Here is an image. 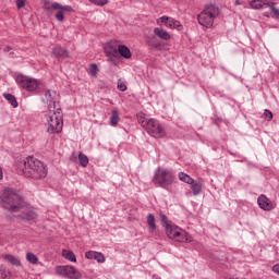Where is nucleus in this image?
Returning a JSON list of instances; mask_svg holds the SVG:
<instances>
[{
    "label": "nucleus",
    "instance_id": "41",
    "mask_svg": "<svg viewBox=\"0 0 279 279\" xmlns=\"http://www.w3.org/2000/svg\"><path fill=\"white\" fill-rule=\"evenodd\" d=\"M3 51H7V52L12 51V48H10V46H5V47L3 48Z\"/></svg>",
    "mask_w": 279,
    "mask_h": 279
},
{
    "label": "nucleus",
    "instance_id": "15",
    "mask_svg": "<svg viewBox=\"0 0 279 279\" xmlns=\"http://www.w3.org/2000/svg\"><path fill=\"white\" fill-rule=\"evenodd\" d=\"M154 34L160 40H171V34H169V32H167V29H165L162 27H155Z\"/></svg>",
    "mask_w": 279,
    "mask_h": 279
},
{
    "label": "nucleus",
    "instance_id": "25",
    "mask_svg": "<svg viewBox=\"0 0 279 279\" xmlns=\"http://www.w3.org/2000/svg\"><path fill=\"white\" fill-rule=\"evenodd\" d=\"M4 99L11 104L12 108H19V101L16 100V97L12 94H3Z\"/></svg>",
    "mask_w": 279,
    "mask_h": 279
},
{
    "label": "nucleus",
    "instance_id": "6",
    "mask_svg": "<svg viewBox=\"0 0 279 279\" xmlns=\"http://www.w3.org/2000/svg\"><path fill=\"white\" fill-rule=\"evenodd\" d=\"M219 16V9L215 5H207L204 11L198 14V23L203 27L209 28L213 27V24L215 23V19Z\"/></svg>",
    "mask_w": 279,
    "mask_h": 279
},
{
    "label": "nucleus",
    "instance_id": "24",
    "mask_svg": "<svg viewBox=\"0 0 279 279\" xmlns=\"http://www.w3.org/2000/svg\"><path fill=\"white\" fill-rule=\"evenodd\" d=\"M62 256H64L66 260H70V263H77V258L75 257V253H73V251L63 250Z\"/></svg>",
    "mask_w": 279,
    "mask_h": 279
},
{
    "label": "nucleus",
    "instance_id": "33",
    "mask_svg": "<svg viewBox=\"0 0 279 279\" xmlns=\"http://www.w3.org/2000/svg\"><path fill=\"white\" fill-rule=\"evenodd\" d=\"M172 29H177V32H182V29H184V27L182 26V23H180V21L174 20Z\"/></svg>",
    "mask_w": 279,
    "mask_h": 279
},
{
    "label": "nucleus",
    "instance_id": "32",
    "mask_svg": "<svg viewBox=\"0 0 279 279\" xmlns=\"http://www.w3.org/2000/svg\"><path fill=\"white\" fill-rule=\"evenodd\" d=\"M275 5H276V3L269 2L268 8H269V10L272 12L275 19H279V9H276Z\"/></svg>",
    "mask_w": 279,
    "mask_h": 279
},
{
    "label": "nucleus",
    "instance_id": "26",
    "mask_svg": "<svg viewBox=\"0 0 279 279\" xmlns=\"http://www.w3.org/2000/svg\"><path fill=\"white\" fill-rule=\"evenodd\" d=\"M179 180L181 182H184L185 184H193V182L195 181V179L191 178V175L184 172L179 173Z\"/></svg>",
    "mask_w": 279,
    "mask_h": 279
},
{
    "label": "nucleus",
    "instance_id": "42",
    "mask_svg": "<svg viewBox=\"0 0 279 279\" xmlns=\"http://www.w3.org/2000/svg\"><path fill=\"white\" fill-rule=\"evenodd\" d=\"M264 16H266L267 19H269V13H268V12H265V13H264Z\"/></svg>",
    "mask_w": 279,
    "mask_h": 279
},
{
    "label": "nucleus",
    "instance_id": "4",
    "mask_svg": "<svg viewBox=\"0 0 279 279\" xmlns=\"http://www.w3.org/2000/svg\"><path fill=\"white\" fill-rule=\"evenodd\" d=\"M49 134H60L64 123L62 122V109L49 111L46 116Z\"/></svg>",
    "mask_w": 279,
    "mask_h": 279
},
{
    "label": "nucleus",
    "instance_id": "31",
    "mask_svg": "<svg viewBox=\"0 0 279 279\" xmlns=\"http://www.w3.org/2000/svg\"><path fill=\"white\" fill-rule=\"evenodd\" d=\"M26 260H28L31 265H36L38 263V257L34 253H27Z\"/></svg>",
    "mask_w": 279,
    "mask_h": 279
},
{
    "label": "nucleus",
    "instance_id": "16",
    "mask_svg": "<svg viewBox=\"0 0 279 279\" xmlns=\"http://www.w3.org/2000/svg\"><path fill=\"white\" fill-rule=\"evenodd\" d=\"M250 5L253 10H266V8H269V1L268 0H253L250 3Z\"/></svg>",
    "mask_w": 279,
    "mask_h": 279
},
{
    "label": "nucleus",
    "instance_id": "27",
    "mask_svg": "<svg viewBox=\"0 0 279 279\" xmlns=\"http://www.w3.org/2000/svg\"><path fill=\"white\" fill-rule=\"evenodd\" d=\"M97 73H99L97 63H92L88 69V75H90V77H97Z\"/></svg>",
    "mask_w": 279,
    "mask_h": 279
},
{
    "label": "nucleus",
    "instance_id": "10",
    "mask_svg": "<svg viewBox=\"0 0 279 279\" xmlns=\"http://www.w3.org/2000/svg\"><path fill=\"white\" fill-rule=\"evenodd\" d=\"M54 271H56L57 276H62V278H69V279L82 278V272H80L73 266H57Z\"/></svg>",
    "mask_w": 279,
    "mask_h": 279
},
{
    "label": "nucleus",
    "instance_id": "14",
    "mask_svg": "<svg viewBox=\"0 0 279 279\" xmlns=\"http://www.w3.org/2000/svg\"><path fill=\"white\" fill-rule=\"evenodd\" d=\"M85 258H88L89 260H97V263H106V257L96 251H88L85 253Z\"/></svg>",
    "mask_w": 279,
    "mask_h": 279
},
{
    "label": "nucleus",
    "instance_id": "5",
    "mask_svg": "<svg viewBox=\"0 0 279 279\" xmlns=\"http://www.w3.org/2000/svg\"><path fill=\"white\" fill-rule=\"evenodd\" d=\"M166 233L167 236L172 239V241H178V243L193 242V236H191L189 232H186L185 230L175 225H166Z\"/></svg>",
    "mask_w": 279,
    "mask_h": 279
},
{
    "label": "nucleus",
    "instance_id": "11",
    "mask_svg": "<svg viewBox=\"0 0 279 279\" xmlns=\"http://www.w3.org/2000/svg\"><path fill=\"white\" fill-rule=\"evenodd\" d=\"M104 49L109 62L117 64V59L119 58V41L111 40L105 45Z\"/></svg>",
    "mask_w": 279,
    "mask_h": 279
},
{
    "label": "nucleus",
    "instance_id": "8",
    "mask_svg": "<svg viewBox=\"0 0 279 279\" xmlns=\"http://www.w3.org/2000/svg\"><path fill=\"white\" fill-rule=\"evenodd\" d=\"M144 130L154 138H163L166 136L165 128L158 122V120L150 118L148 123L144 126Z\"/></svg>",
    "mask_w": 279,
    "mask_h": 279
},
{
    "label": "nucleus",
    "instance_id": "17",
    "mask_svg": "<svg viewBox=\"0 0 279 279\" xmlns=\"http://www.w3.org/2000/svg\"><path fill=\"white\" fill-rule=\"evenodd\" d=\"M174 19L173 17H169V16H161L159 19H157V24L158 25H165L166 27H169L170 29H173V23H174Z\"/></svg>",
    "mask_w": 279,
    "mask_h": 279
},
{
    "label": "nucleus",
    "instance_id": "39",
    "mask_svg": "<svg viewBox=\"0 0 279 279\" xmlns=\"http://www.w3.org/2000/svg\"><path fill=\"white\" fill-rule=\"evenodd\" d=\"M16 8L21 10V8H25V0H16Z\"/></svg>",
    "mask_w": 279,
    "mask_h": 279
},
{
    "label": "nucleus",
    "instance_id": "35",
    "mask_svg": "<svg viewBox=\"0 0 279 279\" xmlns=\"http://www.w3.org/2000/svg\"><path fill=\"white\" fill-rule=\"evenodd\" d=\"M90 3H94L95 5H106L108 3V0H89Z\"/></svg>",
    "mask_w": 279,
    "mask_h": 279
},
{
    "label": "nucleus",
    "instance_id": "37",
    "mask_svg": "<svg viewBox=\"0 0 279 279\" xmlns=\"http://www.w3.org/2000/svg\"><path fill=\"white\" fill-rule=\"evenodd\" d=\"M118 90H121L122 93H125V90H128V85H125V83H119L118 84Z\"/></svg>",
    "mask_w": 279,
    "mask_h": 279
},
{
    "label": "nucleus",
    "instance_id": "3",
    "mask_svg": "<svg viewBox=\"0 0 279 279\" xmlns=\"http://www.w3.org/2000/svg\"><path fill=\"white\" fill-rule=\"evenodd\" d=\"M174 180L175 178L170 170L165 168H158L155 170L153 182L154 184L159 185L161 189L169 191V186L173 184Z\"/></svg>",
    "mask_w": 279,
    "mask_h": 279
},
{
    "label": "nucleus",
    "instance_id": "2",
    "mask_svg": "<svg viewBox=\"0 0 279 279\" xmlns=\"http://www.w3.org/2000/svg\"><path fill=\"white\" fill-rule=\"evenodd\" d=\"M19 170L24 178L32 180H43L47 178V166L34 157H26L19 162Z\"/></svg>",
    "mask_w": 279,
    "mask_h": 279
},
{
    "label": "nucleus",
    "instance_id": "34",
    "mask_svg": "<svg viewBox=\"0 0 279 279\" xmlns=\"http://www.w3.org/2000/svg\"><path fill=\"white\" fill-rule=\"evenodd\" d=\"M8 270L5 269V267L0 266V279H7L8 278Z\"/></svg>",
    "mask_w": 279,
    "mask_h": 279
},
{
    "label": "nucleus",
    "instance_id": "18",
    "mask_svg": "<svg viewBox=\"0 0 279 279\" xmlns=\"http://www.w3.org/2000/svg\"><path fill=\"white\" fill-rule=\"evenodd\" d=\"M121 56L122 58H125L126 60H130L132 58V51H130V48L125 45H119L118 46V58Z\"/></svg>",
    "mask_w": 279,
    "mask_h": 279
},
{
    "label": "nucleus",
    "instance_id": "28",
    "mask_svg": "<svg viewBox=\"0 0 279 279\" xmlns=\"http://www.w3.org/2000/svg\"><path fill=\"white\" fill-rule=\"evenodd\" d=\"M137 121H138L140 125H142V128H145L147 125V123L149 122V119L145 118V113L140 112V113H137Z\"/></svg>",
    "mask_w": 279,
    "mask_h": 279
},
{
    "label": "nucleus",
    "instance_id": "21",
    "mask_svg": "<svg viewBox=\"0 0 279 279\" xmlns=\"http://www.w3.org/2000/svg\"><path fill=\"white\" fill-rule=\"evenodd\" d=\"M190 185H191L192 194L194 196H197L199 195V193H202V181L194 180L193 183H190Z\"/></svg>",
    "mask_w": 279,
    "mask_h": 279
},
{
    "label": "nucleus",
    "instance_id": "29",
    "mask_svg": "<svg viewBox=\"0 0 279 279\" xmlns=\"http://www.w3.org/2000/svg\"><path fill=\"white\" fill-rule=\"evenodd\" d=\"M147 44L153 49H160L162 47V44H160V41H156V37H153V38L148 39Z\"/></svg>",
    "mask_w": 279,
    "mask_h": 279
},
{
    "label": "nucleus",
    "instance_id": "22",
    "mask_svg": "<svg viewBox=\"0 0 279 279\" xmlns=\"http://www.w3.org/2000/svg\"><path fill=\"white\" fill-rule=\"evenodd\" d=\"M147 226H148V232L154 233L156 232V218L153 214H148L147 217Z\"/></svg>",
    "mask_w": 279,
    "mask_h": 279
},
{
    "label": "nucleus",
    "instance_id": "12",
    "mask_svg": "<svg viewBox=\"0 0 279 279\" xmlns=\"http://www.w3.org/2000/svg\"><path fill=\"white\" fill-rule=\"evenodd\" d=\"M43 101H46V104H48V110L52 111V110H58L60 111V98L58 96V93L56 92H51V90H46Z\"/></svg>",
    "mask_w": 279,
    "mask_h": 279
},
{
    "label": "nucleus",
    "instance_id": "7",
    "mask_svg": "<svg viewBox=\"0 0 279 279\" xmlns=\"http://www.w3.org/2000/svg\"><path fill=\"white\" fill-rule=\"evenodd\" d=\"M45 10L47 12H53V10H57L58 12L54 15V19L59 21V23H62L64 21V12H73V7L71 5H62L60 2H52L51 5H49V2L44 3Z\"/></svg>",
    "mask_w": 279,
    "mask_h": 279
},
{
    "label": "nucleus",
    "instance_id": "19",
    "mask_svg": "<svg viewBox=\"0 0 279 279\" xmlns=\"http://www.w3.org/2000/svg\"><path fill=\"white\" fill-rule=\"evenodd\" d=\"M52 53L56 58H61L62 60H64V58H69V50L60 46H57L56 48H53Z\"/></svg>",
    "mask_w": 279,
    "mask_h": 279
},
{
    "label": "nucleus",
    "instance_id": "43",
    "mask_svg": "<svg viewBox=\"0 0 279 279\" xmlns=\"http://www.w3.org/2000/svg\"><path fill=\"white\" fill-rule=\"evenodd\" d=\"M235 5H241V1L236 0Z\"/></svg>",
    "mask_w": 279,
    "mask_h": 279
},
{
    "label": "nucleus",
    "instance_id": "40",
    "mask_svg": "<svg viewBox=\"0 0 279 279\" xmlns=\"http://www.w3.org/2000/svg\"><path fill=\"white\" fill-rule=\"evenodd\" d=\"M272 271L279 276V264H276V265L272 267Z\"/></svg>",
    "mask_w": 279,
    "mask_h": 279
},
{
    "label": "nucleus",
    "instance_id": "23",
    "mask_svg": "<svg viewBox=\"0 0 279 279\" xmlns=\"http://www.w3.org/2000/svg\"><path fill=\"white\" fill-rule=\"evenodd\" d=\"M119 121H121V118L119 117V111L118 110H112L111 111V117L109 119V123L112 128H117L119 124Z\"/></svg>",
    "mask_w": 279,
    "mask_h": 279
},
{
    "label": "nucleus",
    "instance_id": "9",
    "mask_svg": "<svg viewBox=\"0 0 279 279\" xmlns=\"http://www.w3.org/2000/svg\"><path fill=\"white\" fill-rule=\"evenodd\" d=\"M16 83L21 88H24V90H27L28 93H34V90L38 88V80L31 76L19 75L16 77Z\"/></svg>",
    "mask_w": 279,
    "mask_h": 279
},
{
    "label": "nucleus",
    "instance_id": "13",
    "mask_svg": "<svg viewBox=\"0 0 279 279\" xmlns=\"http://www.w3.org/2000/svg\"><path fill=\"white\" fill-rule=\"evenodd\" d=\"M257 204L262 210H274V203H271V201H269V198H267L265 195H260L257 198Z\"/></svg>",
    "mask_w": 279,
    "mask_h": 279
},
{
    "label": "nucleus",
    "instance_id": "1",
    "mask_svg": "<svg viewBox=\"0 0 279 279\" xmlns=\"http://www.w3.org/2000/svg\"><path fill=\"white\" fill-rule=\"evenodd\" d=\"M3 207L11 213H21L17 217H21L24 221H34L38 215L34 209L27 206V203L23 201V197L15 193L13 189H5L1 196Z\"/></svg>",
    "mask_w": 279,
    "mask_h": 279
},
{
    "label": "nucleus",
    "instance_id": "36",
    "mask_svg": "<svg viewBox=\"0 0 279 279\" xmlns=\"http://www.w3.org/2000/svg\"><path fill=\"white\" fill-rule=\"evenodd\" d=\"M264 114H265L266 119H268L269 121H271L274 119V113H271V111L268 109H266L264 111Z\"/></svg>",
    "mask_w": 279,
    "mask_h": 279
},
{
    "label": "nucleus",
    "instance_id": "30",
    "mask_svg": "<svg viewBox=\"0 0 279 279\" xmlns=\"http://www.w3.org/2000/svg\"><path fill=\"white\" fill-rule=\"evenodd\" d=\"M78 162H80L81 167H88V157L81 153L78 155Z\"/></svg>",
    "mask_w": 279,
    "mask_h": 279
},
{
    "label": "nucleus",
    "instance_id": "20",
    "mask_svg": "<svg viewBox=\"0 0 279 279\" xmlns=\"http://www.w3.org/2000/svg\"><path fill=\"white\" fill-rule=\"evenodd\" d=\"M2 258H4L7 263H10V265H13L14 267H21V259L14 255L4 254L2 255Z\"/></svg>",
    "mask_w": 279,
    "mask_h": 279
},
{
    "label": "nucleus",
    "instance_id": "38",
    "mask_svg": "<svg viewBox=\"0 0 279 279\" xmlns=\"http://www.w3.org/2000/svg\"><path fill=\"white\" fill-rule=\"evenodd\" d=\"M160 220H161V222L163 223V225H162L163 228H166V226H171V223H169V221H167V216L161 215V216H160Z\"/></svg>",
    "mask_w": 279,
    "mask_h": 279
}]
</instances>
